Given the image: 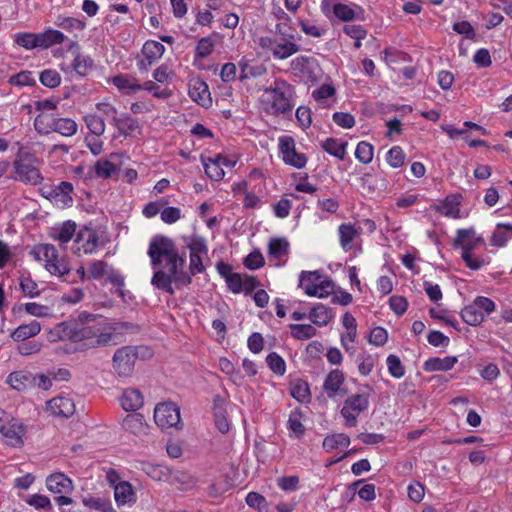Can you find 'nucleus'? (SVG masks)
Segmentation results:
<instances>
[{
	"label": "nucleus",
	"mask_w": 512,
	"mask_h": 512,
	"mask_svg": "<svg viewBox=\"0 0 512 512\" xmlns=\"http://www.w3.org/2000/svg\"><path fill=\"white\" fill-rule=\"evenodd\" d=\"M40 331V323L36 320H33L28 324H22L19 327H17L11 334V337L15 341H24L26 339L36 336L37 334L40 333Z\"/></svg>",
	"instance_id": "nucleus-29"
},
{
	"label": "nucleus",
	"mask_w": 512,
	"mask_h": 512,
	"mask_svg": "<svg viewBox=\"0 0 512 512\" xmlns=\"http://www.w3.org/2000/svg\"><path fill=\"white\" fill-rule=\"evenodd\" d=\"M165 52V47L158 41H146L142 48V54L153 63L159 60Z\"/></svg>",
	"instance_id": "nucleus-36"
},
{
	"label": "nucleus",
	"mask_w": 512,
	"mask_h": 512,
	"mask_svg": "<svg viewBox=\"0 0 512 512\" xmlns=\"http://www.w3.org/2000/svg\"><path fill=\"white\" fill-rule=\"evenodd\" d=\"M77 123L70 118L54 119L53 131L65 137H70L77 132Z\"/></svg>",
	"instance_id": "nucleus-38"
},
{
	"label": "nucleus",
	"mask_w": 512,
	"mask_h": 512,
	"mask_svg": "<svg viewBox=\"0 0 512 512\" xmlns=\"http://www.w3.org/2000/svg\"><path fill=\"white\" fill-rule=\"evenodd\" d=\"M259 45L271 52L273 57L278 60L287 59L300 50L292 29L282 24L276 25L273 35L260 37Z\"/></svg>",
	"instance_id": "nucleus-3"
},
{
	"label": "nucleus",
	"mask_w": 512,
	"mask_h": 512,
	"mask_svg": "<svg viewBox=\"0 0 512 512\" xmlns=\"http://www.w3.org/2000/svg\"><path fill=\"white\" fill-rule=\"evenodd\" d=\"M225 157L217 155L215 159L206 158L201 156V162L204 166L206 175L213 181H220L223 179L225 172L222 166V161Z\"/></svg>",
	"instance_id": "nucleus-22"
},
{
	"label": "nucleus",
	"mask_w": 512,
	"mask_h": 512,
	"mask_svg": "<svg viewBox=\"0 0 512 512\" xmlns=\"http://www.w3.org/2000/svg\"><path fill=\"white\" fill-rule=\"evenodd\" d=\"M35 376L28 371H16L9 374L7 383L15 390L24 391L35 387Z\"/></svg>",
	"instance_id": "nucleus-20"
},
{
	"label": "nucleus",
	"mask_w": 512,
	"mask_h": 512,
	"mask_svg": "<svg viewBox=\"0 0 512 512\" xmlns=\"http://www.w3.org/2000/svg\"><path fill=\"white\" fill-rule=\"evenodd\" d=\"M116 171V166L108 160H99L95 164V172L99 177L110 178Z\"/></svg>",
	"instance_id": "nucleus-61"
},
{
	"label": "nucleus",
	"mask_w": 512,
	"mask_h": 512,
	"mask_svg": "<svg viewBox=\"0 0 512 512\" xmlns=\"http://www.w3.org/2000/svg\"><path fill=\"white\" fill-rule=\"evenodd\" d=\"M40 160L31 153H20L13 163V178L29 185H38L43 181V177L39 171L38 165Z\"/></svg>",
	"instance_id": "nucleus-4"
},
{
	"label": "nucleus",
	"mask_w": 512,
	"mask_h": 512,
	"mask_svg": "<svg viewBox=\"0 0 512 512\" xmlns=\"http://www.w3.org/2000/svg\"><path fill=\"white\" fill-rule=\"evenodd\" d=\"M154 421L162 429L179 428L182 426L179 407L172 402L157 404L154 409Z\"/></svg>",
	"instance_id": "nucleus-9"
},
{
	"label": "nucleus",
	"mask_w": 512,
	"mask_h": 512,
	"mask_svg": "<svg viewBox=\"0 0 512 512\" xmlns=\"http://www.w3.org/2000/svg\"><path fill=\"white\" fill-rule=\"evenodd\" d=\"M303 414L300 411H293L289 415L288 428L295 435V437H301L305 432V427L302 423Z\"/></svg>",
	"instance_id": "nucleus-47"
},
{
	"label": "nucleus",
	"mask_w": 512,
	"mask_h": 512,
	"mask_svg": "<svg viewBox=\"0 0 512 512\" xmlns=\"http://www.w3.org/2000/svg\"><path fill=\"white\" fill-rule=\"evenodd\" d=\"M31 255L36 260L44 259L45 267L52 275L63 276L69 273L70 268L64 259L60 258L56 248L52 244H40L35 246Z\"/></svg>",
	"instance_id": "nucleus-6"
},
{
	"label": "nucleus",
	"mask_w": 512,
	"mask_h": 512,
	"mask_svg": "<svg viewBox=\"0 0 512 512\" xmlns=\"http://www.w3.org/2000/svg\"><path fill=\"white\" fill-rule=\"evenodd\" d=\"M26 502L36 509L50 510L52 508L50 499L47 496L41 494H33L29 496L26 499Z\"/></svg>",
	"instance_id": "nucleus-63"
},
{
	"label": "nucleus",
	"mask_w": 512,
	"mask_h": 512,
	"mask_svg": "<svg viewBox=\"0 0 512 512\" xmlns=\"http://www.w3.org/2000/svg\"><path fill=\"white\" fill-rule=\"evenodd\" d=\"M459 196H448L442 204V213L445 216L458 218L459 217Z\"/></svg>",
	"instance_id": "nucleus-53"
},
{
	"label": "nucleus",
	"mask_w": 512,
	"mask_h": 512,
	"mask_svg": "<svg viewBox=\"0 0 512 512\" xmlns=\"http://www.w3.org/2000/svg\"><path fill=\"white\" fill-rule=\"evenodd\" d=\"M369 406L368 395L355 394L348 397L340 411L342 417L345 419V424L348 427H354L357 424V416L365 411Z\"/></svg>",
	"instance_id": "nucleus-10"
},
{
	"label": "nucleus",
	"mask_w": 512,
	"mask_h": 512,
	"mask_svg": "<svg viewBox=\"0 0 512 512\" xmlns=\"http://www.w3.org/2000/svg\"><path fill=\"white\" fill-rule=\"evenodd\" d=\"M105 333L110 334V344L116 345L122 342L125 334H131L138 331L136 325L129 322H105Z\"/></svg>",
	"instance_id": "nucleus-14"
},
{
	"label": "nucleus",
	"mask_w": 512,
	"mask_h": 512,
	"mask_svg": "<svg viewBox=\"0 0 512 512\" xmlns=\"http://www.w3.org/2000/svg\"><path fill=\"white\" fill-rule=\"evenodd\" d=\"M346 146H347L346 142H340L334 138H328L322 144L323 149L327 153L333 155L334 157H336L340 160H343L345 157Z\"/></svg>",
	"instance_id": "nucleus-41"
},
{
	"label": "nucleus",
	"mask_w": 512,
	"mask_h": 512,
	"mask_svg": "<svg viewBox=\"0 0 512 512\" xmlns=\"http://www.w3.org/2000/svg\"><path fill=\"white\" fill-rule=\"evenodd\" d=\"M52 342L70 340L83 342L87 348H98L110 344V334L105 333L101 316L81 312L77 319L57 324L48 334Z\"/></svg>",
	"instance_id": "nucleus-2"
},
{
	"label": "nucleus",
	"mask_w": 512,
	"mask_h": 512,
	"mask_svg": "<svg viewBox=\"0 0 512 512\" xmlns=\"http://www.w3.org/2000/svg\"><path fill=\"white\" fill-rule=\"evenodd\" d=\"M299 286L308 296L325 298L333 292V282L318 271H303L300 274Z\"/></svg>",
	"instance_id": "nucleus-5"
},
{
	"label": "nucleus",
	"mask_w": 512,
	"mask_h": 512,
	"mask_svg": "<svg viewBox=\"0 0 512 512\" xmlns=\"http://www.w3.org/2000/svg\"><path fill=\"white\" fill-rule=\"evenodd\" d=\"M141 86L142 89L149 91L156 98L167 99L171 96V91H169L168 89H161L158 85L155 84L154 81H146Z\"/></svg>",
	"instance_id": "nucleus-64"
},
{
	"label": "nucleus",
	"mask_w": 512,
	"mask_h": 512,
	"mask_svg": "<svg viewBox=\"0 0 512 512\" xmlns=\"http://www.w3.org/2000/svg\"><path fill=\"white\" fill-rule=\"evenodd\" d=\"M461 317L465 323L471 326H476L482 323L484 320V313L479 311L476 306L472 303L466 306L462 312Z\"/></svg>",
	"instance_id": "nucleus-43"
},
{
	"label": "nucleus",
	"mask_w": 512,
	"mask_h": 512,
	"mask_svg": "<svg viewBox=\"0 0 512 512\" xmlns=\"http://www.w3.org/2000/svg\"><path fill=\"white\" fill-rule=\"evenodd\" d=\"M215 43L210 37L201 38L195 48L197 58L204 59L208 57L214 50Z\"/></svg>",
	"instance_id": "nucleus-55"
},
{
	"label": "nucleus",
	"mask_w": 512,
	"mask_h": 512,
	"mask_svg": "<svg viewBox=\"0 0 512 512\" xmlns=\"http://www.w3.org/2000/svg\"><path fill=\"white\" fill-rule=\"evenodd\" d=\"M145 347L124 346L117 349L113 355V368L120 377H129L133 373L136 359Z\"/></svg>",
	"instance_id": "nucleus-7"
},
{
	"label": "nucleus",
	"mask_w": 512,
	"mask_h": 512,
	"mask_svg": "<svg viewBox=\"0 0 512 512\" xmlns=\"http://www.w3.org/2000/svg\"><path fill=\"white\" fill-rule=\"evenodd\" d=\"M510 238H512V224L499 223L492 234L491 244L503 247Z\"/></svg>",
	"instance_id": "nucleus-35"
},
{
	"label": "nucleus",
	"mask_w": 512,
	"mask_h": 512,
	"mask_svg": "<svg viewBox=\"0 0 512 512\" xmlns=\"http://www.w3.org/2000/svg\"><path fill=\"white\" fill-rule=\"evenodd\" d=\"M363 13V10L358 5L349 6L343 3H340L337 11L335 13V17L341 21H351L355 18H361L360 15Z\"/></svg>",
	"instance_id": "nucleus-39"
},
{
	"label": "nucleus",
	"mask_w": 512,
	"mask_h": 512,
	"mask_svg": "<svg viewBox=\"0 0 512 512\" xmlns=\"http://www.w3.org/2000/svg\"><path fill=\"white\" fill-rule=\"evenodd\" d=\"M151 265L156 270L151 284L170 295L175 288L180 289L192 282L191 276L184 270L186 254H179L175 243L168 237H154L148 247Z\"/></svg>",
	"instance_id": "nucleus-1"
},
{
	"label": "nucleus",
	"mask_w": 512,
	"mask_h": 512,
	"mask_svg": "<svg viewBox=\"0 0 512 512\" xmlns=\"http://www.w3.org/2000/svg\"><path fill=\"white\" fill-rule=\"evenodd\" d=\"M114 500L118 507L136 502V493L128 481L118 484L114 489Z\"/></svg>",
	"instance_id": "nucleus-24"
},
{
	"label": "nucleus",
	"mask_w": 512,
	"mask_h": 512,
	"mask_svg": "<svg viewBox=\"0 0 512 512\" xmlns=\"http://www.w3.org/2000/svg\"><path fill=\"white\" fill-rule=\"evenodd\" d=\"M349 444L350 438L344 433L331 434L323 440V448L328 452L339 447H348Z\"/></svg>",
	"instance_id": "nucleus-40"
},
{
	"label": "nucleus",
	"mask_w": 512,
	"mask_h": 512,
	"mask_svg": "<svg viewBox=\"0 0 512 512\" xmlns=\"http://www.w3.org/2000/svg\"><path fill=\"white\" fill-rule=\"evenodd\" d=\"M484 244L481 236H477L473 228L460 229L457 231V237L454 246L461 248L462 252H473L479 245Z\"/></svg>",
	"instance_id": "nucleus-12"
},
{
	"label": "nucleus",
	"mask_w": 512,
	"mask_h": 512,
	"mask_svg": "<svg viewBox=\"0 0 512 512\" xmlns=\"http://www.w3.org/2000/svg\"><path fill=\"white\" fill-rule=\"evenodd\" d=\"M0 433L11 446L17 447L23 444L24 426L15 419H11L4 427H1Z\"/></svg>",
	"instance_id": "nucleus-17"
},
{
	"label": "nucleus",
	"mask_w": 512,
	"mask_h": 512,
	"mask_svg": "<svg viewBox=\"0 0 512 512\" xmlns=\"http://www.w3.org/2000/svg\"><path fill=\"white\" fill-rule=\"evenodd\" d=\"M279 149L282 154L283 161L297 169L303 168L307 163L304 154L298 153L295 149L294 139L290 136H283L279 139Z\"/></svg>",
	"instance_id": "nucleus-11"
},
{
	"label": "nucleus",
	"mask_w": 512,
	"mask_h": 512,
	"mask_svg": "<svg viewBox=\"0 0 512 512\" xmlns=\"http://www.w3.org/2000/svg\"><path fill=\"white\" fill-rule=\"evenodd\" d=\"M46 487L57 494L70 493L74 489L72 480L63 473H54L47 477Z\"/></svg>",
	"instance_id": "nucleus-18"
},
{
	"label": "nucleus",
	"mask_w": 512,
	"mask_h": 512,
	"mask_svg": "<svg viewBox=\"0 0 512 512\" xmlns=\"http://www.w3.org/2000/svg\"><path fill=\"white\" fill-rule=\"evenodd\" d=\"M246 503L258 512H267L269 507L265 497L257 492H249L246 496Z\"/></svg>",
	"instance_id": "nucleus-52"
},
{
	"label": "nucleus",
	"mask_w": 512,
	"mask_h": 512,
	"mask_svg": "<svg viewBox=\"0 0 512 512\" xmlns=\"http://www.w3.org/2000/svg\"><path fill=\"white\" fill-rule=\"evenodd\" d=\"M373 146L365 141L358 143L355 150V157L363 164H368L373 159Z\"/></svg>",
	"instance_id": "nucleus-51"
},
{
	"label": "nucleus",
	"mask_w": 512,
	"mask_h": 512,
	"mask_svg": "<svg viewBox=\"0 0 512 512\" xmlns=\"http://www.w3.org/2000/svg\"><path fill=\"white\" fill-rule=\"evenodd\" d=\"M291 396L299 402H307L310 398L309 386L306 382L298 381L291 387Z\"/></svg>",
	"instance_id": "nucleus-56"
},
{
	"label": "nucleus",
	"mask_w": 512,
	"mask_h": 512,
	"mask_svg": "<svg viewBox=\"0 0 512 512\" xmlns=\"http://www.w3.org/2000/svg\"><path fill=\"white\" fill-rule=\"evenodd\" d=\"M112 83L117 89L125 94L142 90L138 79L129 74H119L112 78Z\"/></svg>",
	"instance_id": "nucleus-25"
},
{
	"label": "nucleus",
	"mask_w": 512,
	"mask_h": 512,
	"mask_svg": "<svg viewBox=\"0 0 512 512\" xmlns=\"http://www.w3.org/2000/svg\"><path fill=\"white\" fill-rule=\"evenodd\" d=\"M184 243L186 247L190 250V254L206 255L208 252L206 242L200 236L192 235L189 237H184Z\"/></svg>",
	"instance_id": "nucleus-45"
},
{
	"label": "nucleus",
	"mask_w": 512,
	"mask_h": 512,
	"mask_svg": "<svg viewBox=\"0 0 512 512\" xmlns=\"http://www.w3.org/2000/svg\"><path fill=\"white\" fill-rule=\"evenodd\" d=\"M290 244L285 238H272L268 244V254L274 259H281L288 255Z\"/></svg>",
	"instance_id": "nucleus-32"
},
{
	"label": "nucleus",
	"mask_w": 512,
	"mask_h": 512,
	"mask_svg": "<svg viewBox=\"0 0 512 512\" xmlns=\"http://www.w3.org/2000/svg\"><path fill=\"white\" fill-rule=\"evenodd\" d=\"M457 361L458 359L455 356L432 357L424 362L423 369L427 372L448 371L454 367Z\"/></svg>",
	"instance_id": "nucleus-28"
},
{
	"label": "nucleus",
	"mask_w": 512,
	"mask_h": 512,
	"mask_svg": "<svg viewBox=\"0 0 512 512\" xmlns=\"http://www.w3.org/2000/svg\"><path fill=\"white\" fill-rule=\"evenodd\" d=\"M14 40L19 46L28 50L40 48L39 33H18Z\"/></svg>",
	"instance_id": "nucleus-44"
},
{
	"label": "nucleus",
	"mask_w": 512,
	"mask_h": 512,
	"mask_svg": "<svg viewBox=\"0 0 512 512\" xmlns=\"http://www.w3.org/2000/svg\"><path fill=\"white\" fill-rule=\"evenodd\" d=\"M82 503L85 507L100 512H116L110 499L106 497L85 496L82 499Z\"/></svg>",
	"instance_id": "nucleus-31"
},
{
	"label": "nucleus",
	"mask_w": 512,
	"mask_h": 512,
	"mask_svg": "<svg viewBox=\"0 0 512 512\" xmlns=\"http://www.w3.org/2000/svg\"><path fill=\"white\" fill-rule=\"evenodd\" d=\"M75 242L77 252L83 251L84 254H92L98 248L99 237L92 229L85 228L79 231Z\"/></svg>",
	"instance_id": "nucleus-15"
},
{
	"label": "nucleus",
	"mask_w": 512,
	"mask_h": 512,
	"mask_svg": "<svg viewBox=\"0 0 512 512\" xmlns=\"http://www.w3.org/2000/svg\"><path fill=\"white\" fill-rule=\"evenodd\" d=\"M76 231V224L72 221H66L60 226L52 228L50 237L59 242L62 246L68 243L74 236Z\"/></svg>",
	"instance_id": "nucleus-27"
},
{
	"label": "nucleus",
	"mask_w": 512,
	"mask_h": 512,
	"mask_svg": "<svg viewBox=\"0 0 512 512\" xmlns=\"http://www.w3.org/2000/svg\"><path fill=\"white\" fill-rule=\"evenodd\" d=\"M338 232L340 245L344 250H349L353 240L360 234V230L351 224H341Z\"/></svg>",
	"instance_id": "nucleus-34"
},
{
	"label": "nucleus",
	"mask_w": 512,
	"mask_h": 512,
	"mask_svg": "<svg viewBox=\"0 0 512 512\" xmlns=\"http://www.w3.org/2000/svg\"><path fill=\"white\" fill-rule=\"evenodd\" d=\"M93 67V61L90 57L84 55H76L73 60L72 68L80 76H85Z\"/></svg>",
	"instance_id": "nucleus-50"
},
{
	"label": "nucleus",
	"mask_w": 512,
	"mask_h": 512,
	"mask_svg": "<svg viewBox=\"0 0 512 512\" xmlns=\"http://www.w3.org/2000/svg\"><path fill=\"white\" fill-rule=\"evenodd\" d=\"M358 370L362 375H368L372 372L375 364V359L372 355L361 354L357 357Z\"/></svg>",
	"instance_id": "nucleus-62"
},
{
	"label": "nucleus",
	"mask_w": 512,
	"mask_h": 512,
	"mask_svg": "<svg viewBox=\"0 0 512 512\" xmlns=\"http://www.w3.org/2000/svg\"><path fill=\"white\" fill-rule=\"evenodd\" d=\"M188 93L191 99L198 104L207 107L212 103L208 85L199 78L190 80Z\"/></svg>",
	"instance_id": "nucleus-13"
},
{
	"label": "nucleus",
	"mask_w": 512,
	"mask_h": 512,
	"mask_svg": "<svg viewBox=\"0 0 512 512\" xmlns=\"http://www.w3.org/2000/svg\"><path fill=\"white\" fill-rule=\"evenodd\" d=\"M122 428L135 436H142L147 433L148 426L142 414L132 413L123 419Z\"/></svg>",
	"instance_id": "nucleus-19"
},
{
	"label": "nucleus",
	"mask_w": 512,
	"mask_h": 512,
	"mask_svg": "<svg viewBox=\"0 0 512 512\" xmlns=\"http://www.w3.org/2000/svg\"><path fill=\"white\" fill-rule=\"evenodd\" d=\"M272 94V107L277 113H287L293 108V88L284 80H276L274 85L265 90Z\"/></svg>",
	"instance_id": "nucleus-8"
},
{
	"label": "nucleus",
	"mask_w": 512,
	"mask_h": 512,
	"mask_svg": "<svg viewBox=\"0 0 512 512\" xmlns=\"http://www.w3.org/2000/svg\"><path fill=\"white\" fill-rule=\"evenodd\" d=\"M54 119L46 113H41L34 119V128L40 134H49L53 131Z\"/></svg>",
	"instance_id": "nucleus-48"
},
{
	"label": "nucleus",
	"mask_w": 512,
	"mask_h": 512,
	"mask_svg": "<svg viewBox=\"0 0 512 512\" xmlns=\"http://www.w3.org/2000/svg\"><path fill=\"white\" fill-rule=\"evenodd\" d=\"M268 367L277 375H284L286 372V364L284 359L277 353L272 352L266 357Z\"/></svg>",
	"instance_id": "nucleus-54"
},
{
	"label": "nucleus",
	"mask_w": 512,
	"mask_h": 512,
	"mask_svg": "<svg viewBox=\"0 0 512 512\" xmlns=\"http://www.w3.org/2000/svg\"><path fill=\"white\" fill-rule=\"evenodd\" d=\"M345 380V376L343 372L339 369L332 370L325 378L323 388L328 394V396L334 397L336 396L341 389Z\"/></svg>",
	"instance_id": "nucleus-26"
},
{
	"label": "nucleus",
	"mask_w": 512,
	"mask_h": 512,
	"mask_svg": "<svg viewBox=\"0 0 512 512\" xmlns=\"http://www.w3.org/2000/svg\"><path fill=\"white\" fill-rule=\"evenodd\" d=\"M387 366L389 373L395 378H401L405 374L404 366L402 365L400 358L396 355H389L387 357Z\"/></svg>",
	"instance_id": "nucleus-60"
},
{
	"label": "nucleus",
	"mask_w": 512,
	"mask_h": 512,
	"mask_svg": "<svg viewBox=\"0 0 512 512\" xmlns=\"http://www.w3.org/2000/svg\"><path fill=\"white\" fill-rule=\"evenodd\" d=\"M332 317L333 314L331 309L324 306L323 304H317L316 306H314L309 314L310 320L318 326L327 325L332 319Z\"/></svg>",
	"instance_id": "nucleus-33"
},
{
	"label": "nucleus",
	"mask_w": 512,
	"mask_h": 512,
	"mask_svg": "<svg viewBox=\"0 0 512 512\" xmlns=\"http://www.w3.org/2000/svg\"><path fill=\"white\" fill-rule=\"evenodd\" d=\"M40 82L49 88L57 87L61 82V77L56 70L47 69L40 73Z\"/></svg>",
	"instance_id": "nucleus-59"
},
{
	"label": "nucleus",
	"mask_w": 512,
	"mask_h": 512,
	"mask_svg": "<svg viewBox=\"0 0 512 512\" xmlns=\"http://www.w3.org/2000/svg\"><path fill=\"white\" fill-rule=\"evenodd\" d=\"M83 120L91 133L90 135L101 136L104 134L106 126L101 116L95 113H89L83 117Z\"/></svg>",
	"instance_id": "nucleus-37"
},
{
	"label": "nucleus",
	"mask_w": 512,
	"mask_h": 512,
	"mask_svg": "<svg viewBox=\"0 0 512 512\" xmlns=\"http://www.w3.org/2000/svg\"><path fill=\"white\" fill-rule=\"evenodd\" d=\"M113 125L117 128L119 134L125 137H133L141 132L138 120L128 114L119 115Z\"/></svg>",
	"instance_id": "nucleus-21"
},
{
	"label": "nucleus",
	"mask_w": 512,
	"mask_h": 512,
	"mask_svg": "<svg viewBox=\"0 0 512 512\" xmlns=\"http://www.w3.org/2000/svg\"><path fill=\"white\" fill-rule=\"evenodd\" d=\"M72 191H73V185L70 182L62 181L54 189L55 198H57L64 205H69L73 201L72 196H71Z\"/></svg>",
	"instance_id": "nucleus-49"
},
{
	"label": "nucleus",
	"mask_w": 512,
	"mask_h": 512,
	"mask_svg": "<svg viewBox=\"0 0 512 512\" xmlns=\"http://www.w3.org/2000/svg\"><path fill=\"white\" fill-rule=\"evenodd\" d=\"M65 38V35L59 30L52 28L45 29L43 32L39 33L40 48L48 49L53 45L62 44Z\"/></svg>",
	"instance_id": "nucleus-30"
},
{
	"label": "nucleus",
	"mask_w": 512,
	"mask_h": 512,
	"mask_svg": "<svg viewBox=\"0 0 512 512\" xmlns=\"http://www.w3.org/2000/svg\"><path fill=\"white\" fill-rule=\"evenodd\" d=\"M47 411L57 417H70L75 412L74 402L67 397H55L46 403Z\"/></svg>",
	"instance_id": "nucleus-16"
},
{
	"label": "nucleus",
	"mask_w": 512,
	"mask_h": 512,
	"mask_svg": "<svg viewBox=\"0 0 512 512\" xmlns=\"http://www.w3.org/2000/svg\"><path fill=\"white\" fill-rule=\"evenodd\" d=\"M54 24L66 31H82L85 27V23L83 21L63 15H58Z\"/></svg>",
	"instance_id": "nucleus-42"
},
{
	"label": "nucleus",
	"mask_w": 512,
	"mask_h": 512,
	"mask_svg": "<svg viewBox=\"0 0 512 512\" xmlns=\"http://www.w3.org/2000/svg\"><path fill=\"white\" fill-rule=\"evenodd\" d=\"M405 153L399 146L392 147L387 153V162L392 168H399L404 164Z\"/></svg>",
	"instance_id": "nucleus-58"
},
{
	"label": "nucleus",
	"mask_w": 512,
	"mask_h": 512,
	"mask_svg": "<svg viewBox=\"0 0 512 512\" xmlns=\"http://www.w3.org/2000/svg\"><path fill=\"white\" fill-rule=\"evenodd\" d=\"M144 403L142 393L135 388L125 389L120 397V404L125 411H137Z\"/></svg>",
	"instance_id": "nucleus-23"
},
{
	"label": "nucleus",
	"mask_w": 512,
	"mask_h": 512,
	"mask_svg": "<svg viewBox=\"0 0 512 512\" xmlns=\"http://www.w3.org/2000/svg\"><path fill=\"white\" fill-rule=\"evenodd\" d=\"M240 67H241V73H240L239 79L241 81H243L249 77L262 76L266 72V69L262 65L251 66L246 62H240Z\"/></svg>",
	"instance_id": "nucleus-57"
},
{
	"label": "nucleus",
	"mask_w": 512,
	"mask_h": 512,
	"mask_svg": "<svg viewBox=\"0 0 512 512\" xmlns=\"http://www.w3.org/2000/svg\"><path fill=\"white\" fill-rule=\"evenodd\" d=\"M291 335L298 340H307L316 335V329L310 324H291Z\"/></svg>",
	"instance_id": "nucleus-46"
}]
</instances>
